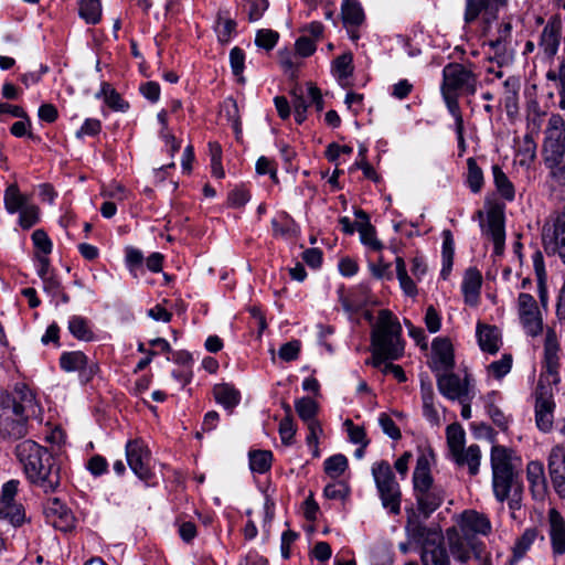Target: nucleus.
<instances>
[{
    "mask_svg": "<svg viewBox=\"0 0 565 565\" xmlns=\"http://www.w3.org/2000/svg\"><path fill=\"white\" fill-rule=\"evenodd\" d=\"M15 454L32 486L44 493L57 491L61 486V466L52 452L33 440H24L15 447Z\"/></svg>",
    "mask_w": 565,
    "mask_h": 565,
    "instance_id": "nucleus-1",
    "label": "nucleus"
},
{
    "mask_svg": "<svg viewBox=\"0 0 565 565\" xmlns=\"http://www.w3.org/2000/svg\"><path fill=\"white\" fill-rule=\"evenodd\" d=\"M372 356L367 363L381 367L383 362L395 361L404 354L402 326L392 311L382 309L371 331Z\"/></svg>",
    "mask_w": 565,
    "mask_h": 565,
    "instance_id": "nucleus-2",
    "label": "nucleus"
},
{
    "mask_svg": "<svg viewBox=\"0 0 565 565\" xmlns=\"http://www.w3.org/2000/svg\"><path fill=\"white\" fill-rule=\"evenodd\" d=\"M34 408V396L25 385L11 394L0 395V437L8 440L23 438L28 433V412Z\"/></svg>",
    "mask_w": 565,
    "mask_h": 565,
    "instance_id": "nucleus-3",
    "label": "nucleus"
},
{
    "mask_svg": "<svg viewBox=\"0 0 565 565\" xmlns=\"http://www.w3.org/2000/svg\"><path fill=\"white\" fill-rule=\"evenodd\" d=\"M490 462L495 499L503 502L509 499L511 492L518 495L522 491L519 473L521 458L511 448L493 445L490 452Z\"/></svg>",
    "mask_w": 565,
    "mask_h": 565,
    "instance_id": "nucleus-4",
    "label": "nucleus"
},
{
    "mask_svg": "<svg viewBox=\"0 0 565 565\" xmlns=\"http://www.w3.org/2000/svg\"><path fill=\"white\" fill-rule=\"evenodd\" d=\"M434 458L431 449L423 451L413 472V490L417 510L425 519L429 518L444 502L445 490L434 481L430 473V460Z\"/></svg>",
    "mask_w": 565,
    "mask_h": 565,
    "instance_id": "nucleus-5",
    "label": "nucleus"
},
{
    "mask_svg": "<svg viewBox=\"0 0 565 565\" xmlns=\"http://www.w3.org/2000/svg\"><path fill=\"white\" fill-rule=\"evenodd\" d=\"M405 529L408 537L422 546L420 559L423 565H450V558L440 531L427 527L411 516Z\"/></svg>",
    "mask_w": 565,
    "mask_h": 565,
    "instance_id": "nucleus-6",
    "label": "nucleus"
},
{
    "mask_svg": "<svg viewBox=\"0 0 565 565\" xmlns=\"http://www.w3.org/2000/svg\"><path fill=\"white\" fill-rule=\"evenodd\" d=\"M371 471L382 507L392 515H398L401 513L402 490L391 465L381 460L372 465Z\"/></svg>",
    "mask_w": 565,
    "mask_h": 565,
    "instance_id": "nucleus-7",
    "label": "nucleus"
},
{
    "mask_svg": "<svg viewBox=\"0 0 565 565\" xmlns=\"http://www.w3.org/2000/svg\"><path fill=\"white\" fill-rule=\"evenodd\" d=\"M478 77L460 63H448L443 70L441 92L475 95Z\"/></svg>",
    "mask_w": 565,
    "mask_h": 565,
    "instance_id": "nucleus-8",
    "label": "nucleus"
},
{
    "mask_svg": "<svg viewBox=\"0 0 565 565\" xmlns=\"http://www.w3.org/2000/svg\"><path fill=\"white\" fill-rule=\"evenodd\" d=\"M510 0H466L463 21L466 24L476 22L479 18L484 29L491 28L498 20L501 8L508 6Z\"/></svg>",
    "mask_w": 565,
    "mask_h": 565,
    "instance_id": "nucleus-9",
    "label": "nucleus"
},
{
    "mask_svg": "<svg viewBox=\"0 0 565 565\" xmlns=\"http://www.w3.org/2000/svg\"><path fill=\"white\" fill-rule=\"evenodd\" d=\"M18 486V480L6 482L0 498V520H6L15 527L22 525L25 521V512L22 504L14 501Z\"/></svg>",
    "mask_w": 565,
    "mask_h": 565,
    "instance_id": "nucleus-10",
    "label": "nucleus"
},
{
    "mask_svg": "<svg viewBox=\"0 0 565 565\" xmlns=\"http://www.w3.org/2000/svg\"><path fill=\"white\" fill-rule=\"evenodd\" d=\"M60 366L65 372H78L82 384L90 382L99 371L98 364L90 361L82 351L63 352L60 356Z\"/></svg>",
    "mask_w": 565,
    "mask_h": 565,
    "instance_id": "nucleus-11",
    "label": "nucleus"
},
{
    "mask_svg": "<svg viewBox=\"0 0 565 565\" xmlns=\"http://www.w3.org/2000/svg\"><path fill=\"white\" fill-rule=\"evenodd\" d=\"M548 484L559 499L565 500V447L553 446L547 455Z\"/></svg>",
    "mask_w": 565,
    "mask_h": 565,
    "instance_id": "nucleus-12",
    "label": "nucleus"
},
{
    "mask_svg": "<svg viewBox=\"0 0 565 565\" xmlns=\"http://www.w3.org/2000/svg\"><path fill=\"white\" fill-rule=\"evenodd\" d=\"M126 458L130 469L139 479L148 481L151 478L150 451L142 441L129 440L126 445Z\"/></svg>",
    "mask_w": 565,
    "mask_h": 565,
    "instance_id": "nucleus-13",
    "label": "nucleus"
},
{
    "mask_svg": "<svg viewBox=\"0 0 565 565\" xmlns=\"http://www.w3.org/2000/svg\"><path fill=\"white\" fill-rule=\"evenodd\" d=\"M558 342L556 333L547 330L544 343V372L541 374L540 382L557 384L559 382V362H558Z\"/></svg>",
    "mask_w": 565,
    "mask_h": 565,
    "instance_id": "nucleus-14",
    "label": "nucleus"
},
{
    "mask_svg": "<svg viewBox=\"0 0 565 565\" xmlns=\"http://www.w3.org/2000/svg\"><path fill=\"white\" fill-rule=\"evenodd\" d=\"M44 514L56 530L70 532L75 527V516L58 498H50L44 504Z\"/></svg>",
    "mask_w": 565,
    "mask_h": 565,
    "instance_id": "nucleus-15",
    "label": "nucleus"
},
{
    "mask_svg": "<svg viewBox=\"0 0 565 565\" xmlns=\"http://www.w3.org/2000/svg\"><path fill=\"white\" fill-rule=\"evenodd\" d=\"M521 322L529 335L535 337L542 331V319L535 299L530 294H520L518 298Z\"/></svg>",
    "mask_w": 565,
    "mask_h": 565,
    "instance_id": "nucleus-16",
    "label": "nucleus"
},
{
    "mask_svg": "<svg viewBox=\"0 0 565 565\" xmlns=\"http://www.w3.org/2000/svg\"><path fill=\"white\" fill-rule=\"evenodd\" d=\"M437 387L440 394L449 399H461L470 394L469 380L466 376L463 381L459 375L446 371L444 374L437 373Z\"/></svg>",
    "mask_w": 565,
    "mask_h": 565,
    "instance_id": "nucleus-17",
    "label": "nucleus"
},
{
    "mask_svg": "<svg viewBox=\"0 0 565 565\" xmlns=\"http://www.w3.org/2000/svg\"><path fill=\"white\" fill-rule=\"evenodd\" d=\"M526 478L535 500H544L548 492V479L545 477L543 462L532 460L526 466Z\"/></svg>",
    "mask_w": 565,
    "mask_h": 565,
    "instance_id": "nucleus-18",
    "label": "nucleus"
},
{
    "mask_svg": "<svg viewBox=\"0 0 565 565\" xmlns=\"http://www.w3.org/2000/svg\"><path fill=\"white\" fill-rule=\"evenodd\" d=\"M548 535L551 539L552 551L555 555L565 554V520L556 510L548 511Z\"/></svg>",
    "mask_w": 565,
    "mask_h": 565,
    "instance_id": "nucleus-19",
    "label": "nucleus"
},
{
    "mask_svg": "<svg viewBox=\"0 0 565 565\" xmlns=\"http://www.w3.org/2000/svg\"><path fill=\"white\" fill-rule=\"evenodd\" d=\"M434 358V371H451L455 366L454 349L451 342L446 338H436L431 344Z\"/></svg>",
    "mask_w": 565,
    "mask_h": 565,
    "instance_id": "nucleus-20",
    "label": "nucleus"
},
{
    "mask_svg": "<svg viewBox=\"0 0 565 565\" xmlns=\"http://www.w3.org/2000/svg\"><path fill=\"white\" fill-rule=\"evenodd\" d=\"M544 246L547 253L558 254L565 264V204L554 223V231L550 241L544 235Z\"/></svg>",
    "mask_w": 565,
    "mask_h": 565,
    "instance_id": "nucleus-21",
    "label": "nucleus"
},
{
    "mask_svg": "<svg viewBox=\"0 0 565 565\" xmlns=\"http://www.w3.org/2000/svg\"><path fill=\"white\" fill-rule=\"evenodd\" d=\"M554 401L544 395L536 397L535 402V423L537 428L542 433H548L552 430L554 423Z\"/></svg>",
    "mask_w": 565,
    "mask_h": 565,
    "instance_id": "nucleus-22",
    "label": "nucleus"
},
{
    "mask_svg": "<svg viewBox=\"0 0 565 565\" xmlns=\"http://www.w3.org/2000/svg\"><path fill=\"white\" fill-rule=\"evenodd\" d=\"M482 284V276L477 268L470 267L466 270L461 289L465 295V301L469 305H476Z\"/></svg>",
    "mask_w": 565,
    "mask_h": 565,
    "instance_id": "nucleus-23",
    "label": "nucleus"
},
{
    "mask_svg": "<svg viewBox=\"0 0 565 565\" xmlns=\"http://www.w3.org/2000/svg\"><path fill=\"white\" fill-rule=\"evenodd\" d=\"M451 456L459 467L467 466L471 476H476L479 472L481 450L478 445H470L467 449L462 448Z\"/></svg>",
    "mask_w": 565,
    "mask_h": 565,
    "instance_id": "nucleus-24",
    "label": "nucleus"
},
{
    "mask_svg": "<svg viewBox=\"0 0 565 565\" xmlns=\"http://www.w3.org/2000/svg\"><path fill=\"white\" fill-rule=\"evenodd\" d=\"M462 527L477 534L488 535L491 530V522L483 513L475 510H467L461 515Z\"/></svg>",
    "mask_w": 565,
    "mask_h": 565,
    "instance_id": "nucleus-25",
    "label": "nucleus"
},
{
    "mask_svg": "<svg viewBox=\"0 0 565 565\" xmlns=\"http://www.w3.org/2000/svg\"><path fill=\"white\" fill-rule=\"evenodd\" d=\"M478 342L482 351L494 354L500 349L499 330L495 327L481 324L477 326Z\"/></svg>",
    "mask_w": 565,
    "mask_h": 565,
    "instance_id": "nucleus-26",
    "label": "nucleus"
},
{
    "mask_svg": "<svg viewBox=\"0 0 565 565\" xmlns=\"http://www.w3.org/2000/svg\"><path fill=\"white\" fill-rule=\"evenodd\" d=\"M213 394L218 404L226 409H233L241 401V393L233 385L223 383L213 387Z\"/></svg>",
    "mask_w": 565,
    "mask_h": 565,
    "instance_id": "nucleus-27",
    "label": "nucleus"
},
{
    "mask_svg": "<svg viewBox=\"0 0 565 565\" xmlns=\"http://www.w3.org/2000/svg\"><path fill=\"white\" fill-rule=\"evenodd\" d=\"M536 537L537 530L535 527L526 529L523 534L516 539L512 547V557L509 561V565H515L518 562H520L530 550Z\"/></svg>",
    "mask_w": 565,
    "mask_h": 565,
    "instance_id": "nucleus-28",
    "label": "nucleus"
},
{
    "mask_svg": "<svg viewBox=\"0 0 565 565\" xmlns=\"http://www.w3.org/2000/svg\"><path fill=\"white\" fill-rule=\"evenodd\" d=\"M543 154L545 163L565 161V138H545Z\"/></svg>",
    "mask_w": 565,
    "mask_h": 565,
    "instance_id": "nucleus-29",
    "label": "nucleus"
},
{
    "mask_svg": "<svg viewBox=\"0 0 565 565\" xmlns=\"http://www.w3.org/2000/svg\"><path fill=\"white\" fill-rule=\"evenodd\" d=\"M504 86V97L503 104L507 110L508 116H513L518 111V100H519V81L514 77H509L503 83Z\"/></svg>",
    "mask_w": 565,
    "mask_h": 565,
    "instance_id": "nucleus-30",
    "label": "nucleus"
},
{
    "mask_svg": "<svg viewBox=\"0 0 565 565\" xmlns=\"http://www.w3.org/2000/svg\"><path fill=\"white\" fill-rule=\"evenodd\" d=\"M497 396L498 392L495 391L488 393L484 396V406L493 424L501 430H507L509 427V419L504 413L495 405Z\"/></svg>",
    "mask_w": 565,
    "mask_h": 565,
    "instance_id": "nucleus-31",
    "label": "nucleus"
},
{
    "mask_svg": "<svg viewBox=\"0 0 565 565\" xmlns=\"http://www.w3.org/2000/svg\"><path fill=\"white\" fill-rule=\"evenodd\" d=\"M68 330L77 340L89 342L95 339L89 321L82 316H73L70 319Z\"/></svg>",
    "mask_w": 565,
    "mask_h": 565,
    "instance_id": "nucleus-32",
    "label": "nucleus"
},
{
    "mask_svg": "<svg viewBox=\"0 0 565 565\" xmlns=\"http://www.w3.org/2000/svg\"><path fill=\"white\" fill-rule=\"evenodd\" d=\"M487 234L499 244L504 242V217L500 211L492 209L488 212Z\"/></svg>",
    "mask_w": 565,
    "mask_h": 565,
    "instance_id": "nucleus-33",
    "label": "nucleus"
},
{
    "mask_svg": "<svg viewBox=\"0 0 565 565\" xmlns=\"http://www.w3.org/2000/svg\"><path fill=\"white\" fill-rule=\"evenodd\" d=\"M533 267L537 279L539 297L543 306L547 301V289H546V271L544 266V258L540 250H536L533 256Z\"/></svg>",
    "mask_w": 565,
    "mask_h": 565,
    "instance_id": "nucleus-34",
    "label": "nucleus"
},
{
    "mask_svg": "<svg viewBox=\"0 0 565 565\" xmlns=\"http://www.w3.org/2000/svg\"><path fill=\"white\" fill-rule=\"evenodd\" d=\"M341 14L345 25L358 26L364 21L363 9L360 3L354 0H343Z\"/></svg>",
    "mask_w": 565,
    "mask_h": 565,
    "instance_id": "nucleus-35",
    "label": "nucleus"
},
{
    "mask_svg": "<svg viewBox=\"0 0 565 565\" xmlns=\"http://www.w3.org/2000/svg\"><path fill=\"white\" fill-rule=\"evenodd\" d=\"M4 204L9 213L20 212L26 204L28 199L21 194L17 184H11L4 192Z\"/></svg>",
    "mask_w": 565,
    "mask_h": 565,
    "instance_id": "nucleus-36",
    "label": "nucleus"
},
{
    "mask_svg": "<svg viewBox=\"0 0 565 565\" xmlns=\"http://www.w3.org/2000/svg\"><path fill=\"white\" fill-rule=\"evenodd\" d=\"M454 253H455V243L452 238V234L449 230H445L443 232V269L441 276L446 278L452 267L454 262Z\"/></svg>",
    "mask_w": 565,
    "mask_h": 565,
    "instance_id": "nucleus-37",
    "label": "nucleus"
},
{
    "mask_svg": "<svg viewBox=\"0 0 565 565\" xmlns=\"http://www.w3.org/2000/svg\"><path fill=\"white\" fill-rule=\"evenodd\" d=\"M493 181L498 192L508 201H512L514 199V186L512 182L509 180L503 170L494 164L492 167Z\"/></svg>",
    "mask_w": 565,
    "mask_h": 565,
    "instance_id": "nucleus-38",
    "label": "nucleus"
},
{
    "mask_svg": "<svg viewBox=\"0 0 565 565\" xmlns=\"http://www.w3.org/2000/svg\"><path fill=\"white\" fill-rule=\"evenodd\" d=\"M298 416L307 424L319 423L316 418L318 404L310 397H301L295 402Z\"/></svg>",
    "mask_w": 565,
    "mask_h": 565,
    "instance_id": "nucleus-39",
    "label": "nucleus"
},
{
    "mask_svg": "<svg viewBox=\"0 0 565 565\" xmlns=\"http://www.w3.org/2000/svg\"><path fill=\"white\" fill-rule=\"evenodd\" d=\"M422 401H423V413L424 416L430 422L438 420V412L434 406V390L431 383H425L422 381L420 385Z\"/></svg>",
    "mask_w": 565,
    "mask_h": 565,
    "instance_id": "nucleus-40",
    "label": "nucleus"
},
{
    "mask_svg": "<svg viewBox=\"0 0 565 565\" xmlns=\"http://www.w3.org/2000/svg\"><path fill=\"white\" fill-rule=\"evenodd\" d=\"M249 467L252 471L265 473L271 467L273 454L269 450L249 451Z\"/></svg>",
    "mask_w": 565,
    "mask_h": 565,
    "instance_id": "nucleus-41",
    "label": "nucleus"
},
{
    "mask_svg": "<svg viewBox=\"0 0 565 565\" xmlns=\"http://www.w3.org/2000/svg\"><path fill=\"white\" fill-rule=\"evenodd\" d=\"M79 15L89 24H96L102 17L100 0H81Z\"/></svg>",
    "mask_w": 565,
    "mask_h": 565,
    "instance_id": "nucleus-42",
    "label": "nucleus"
},
{
    "mask_svg": "<svg viewBox=\"0 0 565 565\" xmlns=\"http://www.w3.org/2000/svg\"><path fill=\"white\" fill-rule=\"evenodd\" d=\"M356 230L364 245L374 250H381L383 248V244L376 238V231L371 222H356Z\"/></svg>",
    "mask_w": 565,
    "mask_h": 565,
    "instance_id": "nucleus-43",
    "label": "nucleus"
},
{
    "mask_svg": "<svg viewBox=\"0 0 565 565\" xmlns=\"http://www.w3.org/2000/svg\"><path fill=\"white\" fill-rule=\"evenodd\" d=\"M467 168V184L471 192L479 193L483 186V172L472 157L468 158Z\"/></svg>",
    "mask_w": 565,
    "mask_h": 565,
    "instance_id": "nucleus-44",
    "label": "nucleus"
},
{
    "mask_svg": "<svg viewBox=\"0 0 565 565\" xmlns=\"http://www.w3.org/2000/svg\"><path fill=\"white\" fill-rule=\"evenodd\" d=\"M446 435L451 455L463 448L466 434L460 424L455 423L449 425L446 429Z\"/></svg>",
    "mask_w": 565,
    "mask_h": 565,
    "instance_id": "nucleus-45",
    "label": "nucleus"
},
{
    "mask_svg": "<svg viewBox=\"0 0 565 565\" xmlns=\"http://www.w3.org/2000/svg\"><path fill=\"white\" fill-rule=\"evenodd\" d=\"M348 468V459L344 455H333L324 460L326 473L335 479L340 477Z\"/></svg>",
    "mask_w": 565,
    "mask_h": 565,
    "instance_id": "nucleus-46",
    "label": "nucleus"
},
{
    "mask_svg": "<svg viewBox=\"0 0 565 565\" xmlns=\"http://www.w3.org/2000/svg\"><path fill=\"white\" fill-rule=\"evenodd\" d=\"M353 56L351 53H344L338 56L332 64V71L340 81L348 78L353 73Z\"/></svg>",
    "mask_w": 565,
    "mask_h": 565,
    "instance_id": "nucleus-47",
    "label": "nucleus"
},
{
    "mask_svg": "<svg viewBox=\"0 0 565 565\" xmlns=\"http://www.w3.org/2000/svg\"><path fill=\"white\" fill-rule=\"evenodd\" d=\"M441 95H443V98L447 106L448 111L455 119L456 127L463 126V119H462V115H461V110H460V106H459V102H458L459 95L455 94V93H447V92H441Z\"/></svg>",
    "mask_w": 565,
    "mask_h": 565,
    "instance_id": "nucleus-48",
    "label": "nucleus"
},
{
    "mask_svg": "<svg viewBox=\"0 0 565 565\" xmlns=\"http://www.w3.org/2000/svg\"><path fill=\"white\" fill-rule=\"evenodd\" d=\"M230 64L233 74L238 77L241 83H243L244 77L242 74L245 66V53L241 47L235 46L230 51Z\"/></svg>",
    "mask_w": 565,
    "mask_h": 565,
    "instance_id": "nucleus-49",
    "label": "nucleus"
},
{
    "mask_svg": "<svg viewBox=\"0 0 565 565\" xmlns=\"http://www.w3.org/2000/svg\"><path fill=\"white\" fill-rule=\"evenodd\" d=\"M104 88L108 92L105 103L109 108L116 111H126L129 108V104L121 98L120 94L109 83L104 82Z\"/></svg>",
    "mask_w": 565,
    "mask_h": 565,
    "instance_id": "nucleus-50",
    "label": "nucleus"
},
{
    "mask_svg": "<svg viewBox=\"0 0 565 565\" xmlns=\"http://www.w3.org/2000/svg\"><path fill=\"white\" fill-rule=\"evenodd\" d=\"M39 222V207L33 204H26L20 211L19 224L28 230Z\"/></svg>",
    "mask_w": 565,
    "mask_h": 565,
    "instance_id": "nucleus-51",
    "label": "nucleus"
},
{
    "mask_svg": "<svg viewBox=\"0 0 565 565\" xmlns=\"http://www.w3.org/2000/svg\"><path fill=\"white\" fill-rule=\"evenodd\" d=\"M545 135V138H565V121L559 115L551 116Z\"/></svg>",
    "mask_w": 565,
    "mask_h": 565,
    "instance_id": "nucleus-52",
    "label": "nucleus"
},
{
    "mask_svg": "<svg viewBox=\"0 0 565 565\" xmlns=\"http://www.w3.org/2000/svg\"><path fill=\"white\" fill-rule=\"evenodd\" d=\"M558 35L554 29H548L545 26L542 32V45H544L545 53L550 55H554L558 49Z\"/></svg>",
    "mask_w": 565,
    "mask_h": 565,
    "instance_id": "nucleus-53",
    "label": "nucleus"
},
{
    "mask_svg": "<svg viewBox=\"0 0 565 565\" xmlns=\"http://www.w3.org/2000/svg\"><path fill=\"white\" fill-rule=\"evenodd\" d=\"M278 39H279V34L276 31L259 30L256 34L255 43L257 46L269 51V50L274 49Z\"/></svg>",
    "mask_w": 565,
    "mask_h": 565,
    "instance_id": "nucleus-54",
    "label": "nucleus"
},
{
    "mask_svg": "<svg viewBox=\"0 0 565 565\" xmlns=\"http://www.w3.org/2000/svg\"><path fill=\"white\" fill-rule=\"evenodd\" d=\"M32 241L34 247L43 255H49L52 252V241L44 230H35L32 234Z\"/></svg>",
    "mask_w": 565,
    "mask_h": 565,
    "instance_id": "nucleus-55",
    "label": "nucleus"
},
{
    "mask_svg": "<svg viewBox=\"0 0 565 565\" xmlns=\"http://www.w3.org/2000/svg\"><path fill=\"white\" fill-rule=\"evenodd\" d=\"M379 424L383 433L386 434L390 438L397 440L402 437L399 428L386 413H382L380 415Z\"/></svg>",
    "mask_w": 565,
    "mask_h": 565,
    "instance_id": "nucleus-56",
    "label": "nucleus"
},
{
    "mask_svg": "<svg viewBox=\"0 0 565 565\" xmlns=\"http://www.w3.org/2000/svg\"><path fill=\"white\" fill-rule=\"evenodd\" d=\"M296 428L292 417H284L279 424V435L284 445L289 446L292 443Z\"/></svg>",
    "mask_w": 565,
    "mask_h": 565,
    "instance_id": "nucleus-57",
    "label": "nucleus"
},
{
    "mask_svg": "<svg viewBox=\"0 0 565 565\" xmlns=\"http://www.w3.org/2000/svg\"><path fill=\"white\" fill-rule=\"evenodd\" d=\"M300 352V342L294 340L282 344L279 349L278 355L286 362H291L298 359Z\"/></svg>",
    "mask_w": 565,
    "mask_h": 565,
    "instance_id": "nucleus-58",
    "label": "nucleus"
},
{
    "mask_svg": "<svg viewBox=\"0 0 565 565\" xmlns=\"http://www.w3.org/2000/svg\"><path fill=\"white\" fill-rule=\"evenodd\" d=\"M512 366L511 355H503L499 361H494L489 365V370L493 373L497 379H501L507 375Z\"/></svg>",
    "mask_w": 565,
    "mask_h": 565,
    "instance_id": "nucleus-59",
    "label": "nucleus"
},
{
    "mask_svg": "<svg viewBox=\"0 0 565 565\" xmlns=\"http://www.w3.org/2000/svg\"><path fill=\"white\" fill-rule=\"evenodd\" d=\"M550 170L552 180L561 188L565 190V161H558L554 163H545Z\"/></svg>",
    "mask_w": 565,
    "mask_h": 565,
    "instance_id": "nucleus-60",
    "label": "nucleus"
},
{
    "mask_svg": "<svg viewBox=\"0 0 565 565\" xmlns=\"http://www.w3.org/2000/svg\"><path fill=\"white\" fill-rule=\"evenodd\" d=\"M295 49L298 55L302 57H308L316 52L315 40L309 36L302 35L296 41Z\"/></svg>",
    "mask_w": 565,
    "mask_h": 565,
    "instance_id": "nucleus-61",
    "label": "nucleus"
},
{
    "mask_svg": "<svg viewBox=\"0 0 565 565\" xmlns=\"http://www.w3.org/2000/svg\"><path fill=\"white\" fill-rule=\"evenodd\" d=\"M345 425L349 426V437H350V440L353 443V444H359L363 447H366L369 445V439L366 438V434H365V430L364 428L360 427V426H354L353 423L348 419L345 422Z\"/></svg>",
    "mask_w": 565,
    "mask_h": 565,
    "instance_id": "nucleus-62",
    "label": "nucleus"
},
{
    "mask_svg": "<svg viewBox=\"0 0 565 565\" xmlns=\"http://www.w3.org/2000/svg\"><path fill=\"white\" fill-rule=\"evenodd\" d=\"M143 263V254L141 250L128 247L126 248V264L130 270V273L136 271Z\"/></svg>",
    "mask_w": 565,
    "mask_h": 565,
    "instance_id": "nucleus-63",
    "label": "nucleus"
},
{
    "mask_svg": "<svg viewBox=\"0 0 565 565\" xmlns=\"http://www.w3.org/2000/svg\"><path fill=\"white\" fill-rule=\"evenodd\" d=\"M102 130V124L98 119L88 118L84 121L83 126L79 130L76 131V138H82L83 136H96Z\"/></svg>",
    "mask_w": 565,
    "mask_h": 565,
    "instance_id": "nucleus-64",
    "label": "nucleus"
}]
</instances>
